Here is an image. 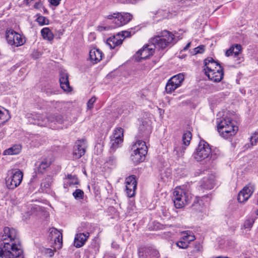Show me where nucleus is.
<instances>
[{
	"label": "nucleus",
	"mask_w": 258,
	"mask_h": 258,
	"mask_svg": "<svg viewBox=\"0 0 258 258\" xmlns=\"http://www.w3.org/2000/svg\"><path fill=\"white\" fill-rule=\"evenodd\" d=\"M16 230L8 227L4 228L0 244V258H17L22 253L21 246L17 238Z\"/></svg>",
	"instance_id": "1"
},
{
	"label": "nucleus",
	"mask_w": 258,
	"mask_h": 258,
	"mask_svg": "<svg viewBox=\"0 0 258 258\" xmlns=\"http://www.w3.org/2000/svg\"><path fill=\"white\" fill-rule=\"evenodd\" d=\"M140 132H144V134L141 132L138 135L140 139H138L132 145L131 150V160L135 164H138L143 162L145 159V156L147 153V146H146L145 140H147L149 135L151 133V128L150 126H147L146 129L144 130V126H141L140 128Z\"/></svg>",
	"instance_id": "2"
},
{
	"label": "nucleus",
	"mask_w": 258,
	"mask_h": 258,
	"mask_svg": "<svg viewBox=\"0 0 258 258\" xmlns=\"http://www.w3.org/2000/svg\"><path fill=\"white\" fill-rule=\"evenodd\" d=\"M26 116L29 123L40 126L49 125L50 127L55 128L56 127L53 124H61L64 122L63 117L61 115L51 114L46 117L39 113H28Z\"/></svg>",
	"instance_id": "3"
},
{
	"label": "nucleus",
	"mask_w": 258,
	"mask_h": 258,
	"mask_svg": "<svg viewBox=\"0 0 258 258\" xmlns=\"http://www.w3.org/2000/svg\"><path fill=\"white\" fill-rule=\"evenodd\" d=\"M177 41L178 40L176 39L172 32L164 30L158 32L155 37L151 38L150 42L154 44L156 48L164 50L175 44Z\"/></svg>",
	"instance_id": "4"
},
{
	"label": "nucleus",
	"mask_w": 258,
	"mask_h": 258,
	"mask_svg": "<svg viewBox=\"0 0 258 258\" xmlns=\"http://www.w3.org/2000/svg\"><path fill=\"white\" fill-rule=\"evenodd\" d=\"M204 71L209 80L214 82H219L223 78V69L213 58H208L204 60Z\"/></svg>",
	"instance_id": "5"
},
{
	"label": "nucleus",
	"mask_w": 258,
	"mask_h": 258,
	"mask_svg": "<svg viewBox=\"0 0 258 258\" xmlns=\"http://www.w3.org/2000/svg\"><path fill=\"white\" fill-rule=\"evenodd\" d=\"M219 155L218 150L212 151L209 144L201 140L194 154V156L198 161L206 160L208 162H211L216 159Z\"/></svg>",
	"instance_id": "6"
},
{
	"label": "nucleus",
	"mask_w": 258,
	"mask_h": 258,
	"mask_svg": "<svg viewBox=\"0 0 258 258\" xmlns=\"http://www.w3.org/2000/svg\"><path fill=\"white\" fill-rule=\"evenodd\" d=\"M217 130L220 136L225 139H228L236 133L238 127L234 125L231 118L226 115L221 118L217 119Z\"/></svg>",
	"instance_id": "7"
},
{
	"label": "nucleus",
	"mask_w": 258,
	"mask_h": 258,
	"mask_svg": "<svg viewBox=\"0 0 258 258\" xmlns=\"http://www.w3.org/2000/svg\"><path fill=\"white\" fill-rule=\"evenodd\" d=\"M190 192L184 188L176 187L173 192V201L175 207L180 209L188 204L191 201Z\"/></svg>",
	"instance_id": "8"
},
{
	"label": "nucleus",
	"mask_w": 258,
	"mask_h": 258,
	"mask_svg": "<svg viewBox=\"0 0 258 258\" xmlns=\"http://www.w3.org/2000/svg\"><path fill=\"white\" fill-rule=\"evenodd\" d=\"M5 37L7 43L13 47L22 46L25 42L24 38L12 29H7L6 30Z\"/></svg>",
	"instance_id": "9"
},
{
	"label": "nucleus",
	"mask_w": 258,
	"mask_h": 258,
	"mask_svg": "<svg viewBox=\"0 0 258 258\" xmlns=\"http://www.w3.org/2000/svg\"><path fill=\"white\" fill-rule=\"evenodd\" d=\"M23 177V174L20 170L12 172V175L6 179L7 187L10 189H15L20 184Z\"/></svg>",
	"instance_id": "10"
},
{
	"label": "nucleus",
	"mask_w": 258,
	"mask_h": 258,
	"mask_svg": "<svg viewBox=\"0 0 258 258\" xmlns=\"http://www.w3.org/2000/svg\"><path fill=\"white\" fill-rule=\"evenodd\" d=\"M86 141L85 140H78L74 147V158L78 159L83 156L86 152Z\"/></svg>",
	"instance_id": "11"
},
{
	"label": "nucleus",
	"mask_w": 258,
	"mask_h": 258,
	"mask_svg": "<svg viewBox=\"0 0 258 258\" xmlns=\"http://www.w3.org/2000/svg\"><path fill=\"white\" fill-rule=\"evenodd\" d=\"M254 190V188L253 185H247L244 186L242 190H241L237 197V200L239 203H244L248 200L251 197Z\"/></svg>",
	"instance_id": "12"
},
{
	"label": "nucleus",
	"mask_w": 258,
	"mask_h": 258,
	"mask_svg": "<svg viewBox=\"0 0 258 258\" xmlns=\"http://www.w3.org/2000/svg\"><path fill=\"white\" fill-rule=\"evenodd\" d=\"M155 48V45L150 43L140 49L137 52V55L140 56L141 59H146L153 54Z\"/></svg>",
	"instance_id": "13"
},
{
	"label": "nucleus",
	"mask_w": 258,
	"mask_h": 258,
	"mask_svg": "<svg viewBox=\"0 0 258 258\" xmlns=\"http://www.w3.org/2000/svg\"><path fill=\"white\" fill-rule=\"evenodd\" d=\"M132 18L133 16L130 13H118V17L115 19V25H112L111 27L115 28L123 26L128 23Z\"/></svg>",
	"instance_id": "14"
},
{
	"label": "nucleus",
	"mask_w": 258,
	"mask_h": 258,
	"mask_svg": "<svg viewBox=\"0 0 258 258\" xmlns=\"http://www.w3.org/2000/svg\"><path fill=\"white\" fill-rule=\"evenodd\" d=\"M50 231V234L51 236V238L54 239L56 248H61L62 245V233L55 228H51Z\"/></svg>",
	"instance_id": "15"
},
{
	"label": "nucleus",
	"mask_w": 258,
	"mask_h": 258,
	"mask_svg": "<svg viewBox=\"0 0 258 258\" xmlns=\"http://www.w3.org/2000/svg\"><path fill=\"white\" fill-rule=\"evenodd\" d=\"M68 78L69 75L67 73L61 72L60 73L59 83L60 87L64 91L70 92L72 90V88L70 85Z\"/></svg>",
	"instance_id": "16"
},
{
	"label": "nucleus",
	"mask_w": 258,
	"mask_h": 258,
	"mask_svg": "<svg viewBox=\"0 0 258 258\" xmlns=\"http://www.w3.org/2000/svg\"><path fill=\"white\" fill-rule=\"evenodd\" d=\"M89 236L88 232L76 234L74 239V246L79 248L83 246Z\"/></svg>",
	"instance_id": "17"
},
{
	"label": "nucleus",
	"mask_w": 258,
	"mask_h": 258,
	"mask_svg": "<svg viewBox=\"0 0 258 258\" xmlns=\"http://www.w3.org/2000/svg\"><path fill=\"white\" fill-rule=\"evenodd\" d=\"M122 43V40L120 38V33L117 36H113L106 40V44L109 46L111 49L114 48L116 46L120 45Z\"/></svg>",
	"instance_id": "18"
},
{
	"label": "nucleus",
	"mask_w": 258,
	"mask_h": 258,
	"mask_svg": "<svg viewBox=\"0 0 258 258\" xmlns=\"http://www.w3.org/2000/svg\"><path fill=\"white\" fill-rule=\"evenodd\" d=\"M103 53L98 49L93 48L90 50L89 56L90 60L94 63L100 61L102 58Z\"/></svg>",
	"instance_id": "19"
},
{
	"label": "nucleus",
	"mask_w": 258,
	"mask_h": 258,
	"mask_svg": "<svg viewBox=\"0 0 258 258\" xmlns=\"http://www.w3.org/2000/svg\"><path fill=\"white\" fill-rule=\"evenodd\" d=\"M241 51V46L239 44H235L232 46L226 51L225 55L226 56L234 55V57H237L238 56Z\"/></svg>",
	"instance_id": "20"
},
{
	"label": "nucleus",
	"mask_w": 258,
	"mask_h": 258,
	"mask_svg": "<svg viewBox=\"0 0 258 258\" xmlns=\"http://www.w3.org/2000/svg\"><path fill=\"white\" fill-rule=\"evenodd\" d=\"M79 183V180L75 175L68 174L67 177L65 178L63 186L67 188L69 186H72Z\"/></svg>",
	"instance_id": "21"
},
{
	"label": "nucleus",
	"mask_w": 258,
	"mask_h": 258,
	"mask_svg": "<svg viewBox=\"0 0 258 258\" xmlns=\"http://www.w3.org/2000/svg\"><path fill=\"white\" fill-rule=\"evenodd\" d=\"M153 14L155 15L154 17L158 18V20L170 18V14L167 10L159 9L155 13H153Z\"/></svg>",
	"instance_id": "22"
},
{
	"label": "nucleus",
	"mask_w": 258,
	"mask_h": 258,
	"mask_svg": "<svg viewBox=\"0 0 258 258\" xmlns=\"http://www.w3.org/2000/svg\"><path fill=\"white\" fill-rule=\"evenodd\" d=\"M110 139L118 140L120 142H123V130L121 127L116 128L113 131L112 136Z\"/></svg>",
	"instance_id": "23"
},
{
	"label": "nucleus",
	"mask_w": 258,
	"mask_h": 258,
	"mask_svg": "<svg viewBox=\"0 0 258 258\" xmlns=\"http://www.w3.org/2000/svg\"><path fill=\"white\" fill-rule=\"evenodd\" d=\"M41 34L43 39L51 41L54 38V35L50 29L48 27L43 28L41 30Z\"/></svg>",
	"instance_id": "24"
},
{
	"label": "nucleus",
	"mask_w": 258,
	"mask_h": 258,
	"mask_svg": "<svg viewBox=\"0 0 258 258\" xmlns=\"http://www.w3.org/2000/svg\"><path fill=\"white\" fill-rule=\"evenodd\" d=\"M110 155L107 158L105 162V165L106 167L109 168H113L117 165V160L116 157L112 154V153H110Z\"/></svg>",
	"instance_id": "25"
},
{
	"label": "nucleus",
	"mask_w": 258,
	"mask_h": 258,
	"mask_svg": "<svg viewBox=\"0 0 258 258\" xmlns=\"http://www.w3.org/2000/svg\"><path fill=\"white\" fill-rule=\"evenodd\" d=\"M50 161L48 159H44L39 164L37 168L38 173H43L45 171L47 168L50 165Z\"/></svg>",
	"instance_id": "26"
},
{
	"label": "nucleus",
	"mask_w": 258,
	"mask_h": 258,
	"mask_svg": "<svg viewBox=\"0 0 258 258\" xmlns=\"http://www.w3.org/2000/svg\"><path fill=\"white\" fill-rule=\"evenodd\" d=\"M9 118V111L0 106V124H4Z\"/></svg>",
	"instance_id": "27"
},
{
	"label": "nucleus",
	"mask_w": 258,
	"mask_h": 258,
	"mask_svg": "<svg viewBox=\"0 0 258 258\" xmlns=\"http://www.w3.org/2000/svg\"><path fill=\"white\" fill-rule=\"evenodd\" d=\"M21 150V146L20 145H15L12 147L4 151L5 155H17L18 154Z\"/></svg>",
	"instance_id": "28"
},
{
	"label": "nucleus",
	"mask_w": 258,
	"mask_h": 258,
	"mask_svg": "<svg viewBox=\"0 0 258 258\" xmlns=\"http://www.w3.org/2000/svg\"><path fill=\"white\" fill-rule=\"evenodd\" d=\"M159 253L157 250L149 247L145 250V258H158Z\"/></svg>",
	"instance_id": "29"
},
{
	"label": "nucleus",
	"mask_w": 258,
	"mask_h": 258,
	"mask_svg": "<svg viewBox=\"0 0 258 258\" xmlns=\"http://www.w3.org/2000/svg\"><path fill=\"white\" fill-rule=\"evenodd\" d=\"M174 83V85H177L180 87L184 80V74L183 73H179L177 75H174L171 78Z\"/></svg>",
	"instance_id": "30"
},
{
	"label": "nucleus",
	"mask_w": 258,
	"mask_h": 258,
	"mask_svg": "<svg viewBox=\"0 0 258 258\" xmlns=\"http://www.w3.org/2000/svg\"><path fill=\"white\" fill-rule=\"evenodd\" d=\"M179 87L177 85H174V83L173 80H171V79H170L166 83L165 91L167 94H171L174 91L175 89Z\"/></svg>",
	"instance_id": "31"
},
{
	"label": "nucleus",
	"mask_w": 258,
	"mask_h": 258,
	"mask_svg": "<svg viewBox=\"0 0 258 258\" xmlns=\"http://www.w3.org/2000/svg\"><path fill=\"white\" fill-rule=\"evenodd\" d=\"M255 218L256 217L254 216L248 217L243 223V228L247 229L248 230H250L255 221Z\"/></svg>",
	"instance_id": "32"
},
{
	"label": "nucleus",
	"mask_w": 258,
	"mask_h": 258,
	"mask_svg": "<svg viewBox=\"0 0 258 258\" xmlns=\"http://www.w3.org/2000/svg\"><path fill=\"white\" fill-rule=\"evenodd\" d=\"M214 185V179L213 176H211L208 178H204L203 186L204 188L211 189L213 188Z\"/></svg>",
	"instance_id": "33"
},
{
	"label": "nucleus",
	"mask_w": 258,
	"mask_h": 258,
	"mask_svg": "<svg viewBox=\"0 0 258 258\" xmlns=\"http://www.w3.org/2000/svg\"><path fill=\"white\" fill-rule=\"evenodd\" d=\"M123 142H120L118 140H114L112 139H110V149L109 153H112L115 151L116 149L120 147L122 143Z\"/></svg>",
	"instance_id": "34"
},
{
	"label": "nucleus",
	"mask_w": 258,
	"mask_h": 258,
	"mask_svg": "<svg viewBox=\"0 0 258 258\" xmlns=\"http://www.w3.org/2000/svg\"><path fill=\"white\" fill-rule=\"evenodd\" d=\"M186 148L185 147H175L174 149V154L176 156V159H179L182 157L184 153Z\"/></svg>",
	"instance_id": "35"
},
{
	"label": "nucleus",
	"mask_w": 258,
	"mask_h": 258,
	"mask_svg": "<svg viewBox=\"0 0 258 258\" xmlns=\"http://www.w3.org/2000/svg\"><path fill=\"white\" fill-rule=\"evenodd\" d=\"M191 137L192 135L190 131H186L184 133L182 137V140L183 144L185 146H188L189 145Z\"/></svg>",
	"instance_id": "36"
},
{
	"label": "nucleus",
	"mask_w": 258,
	"mask_h": 258,
	"mask_svg": "<svg viewBox=\"0 0 258 258\" xmlns=\"http://www.w3.org/2000/svg\"><path fill=\"white\" fill-rule=\"evenodd\" d=\"M37 18L36 20L39 25L42 26L48 24L49 20L46 17L38 14L37 15Z\"/></svg>",
	"instance_id": "37"
},
{
	"label": "nucleus",
	"mask_w": 258,
	"mask_h": 258,
	"mask_svg": "<svg viewBox=\"0 0 258 258\" xmlns=\"http://www.w3.org/2000/svg\"><path fill=\"white\" fill-rule=\"evenodd\" d=\"M75 199H82L84 197V192L80 189H77L73 194Z\"/></svg>",
	"instance_id": "38"
},
{
	"label": "nucleus",
	"mask_w": 258,
	"mask_h": 258,
	"mask_svg": "<svg viewBox=\"0 0 258 258\" xmlns=\"http://www.w3.org/2000/svg\"><path fill=\"white\" fill-rule=\"evenodd\" d=\"M125 183L126 184H137L136 176L135 175H131L127 177L125 179Z\"/></svg>",
	"instance_id": "39"
},
{
	"label": "nucleus",
	"mask_w": 258,
	"mask_h": 258,
	"mask_svg": "<svg viewBox=\"0 0 258 258\" xmlns=\"http://www.w3.org/2000/svg\"><path fill=\"white\" fill-rule=\"evenodd\" d=\"M250 141L251 146L255 145L258 141V134L256 133L253 134L250 137Z\"/></svg>",
	"instance_id": "40"
},
{
	"label": "nucleus",
	"mask_w": 258,
	"mask_h": 258,
	"mask_svg": "<svg viewBox=\"0 0 258 258\" xmlns=\"http://www.w3.org/2000/svg\"><path fill=\"white\" fill-rule=\"evenodd\" d=\"M177 246L180 248H186L187 247L188 244L187 241L180 240L176 243Z\"/></svg>",
	"instance_id": "41"
},
{
	"label": "nucleus",
	"mask_w": 258,
	"mask_h": 258,
	"mask_svg": "<svg viewBox=\"0 0 258 258\" xmlns=\"http://www.w3.org/2000/svg\"><path fill=\"white\" fill-rule=\"evenodd\" d=\"M96 100V98L95 97H93L89 100L87 103V107L88 109H91L93 107L94 103Z\"/></svg>",
	"instance_id": "42"
},
{
	"label": "nucleus",
	"mask_w": 258,
	"mask_h": 258,
	"mask_svg": "<svg viewBox=\"0 0 258 258\" xmlns=\"http://www.w3.org/2000/svg\"><path fill=\"white\" fill-rule=\"evenodd\" d=\"M43 252L49 257H52L54 255L53 250L50 248H44Z\"/></svg>",
	"instance_id": "43"
},
{
	"label": "nucleus",
	"mask_w": 258,
	"mask_h": 258,
	"mask_svg": "<svg viewBox=\"0 0 258 258\" xmlns=\"http://www.w3.org/2000/svg\"><path fill=\"white\" fill-rule=\"evenodd\" d=\"M118 13H113L112 14L109 15L107 16V18L110 20H113V22L114 24V25H115V19L118 17Z\"/></svg>",
	"instance_id": "44"
},
{
	"label": "nucleus",
	"mask_w": 258,
	"mask_h": 258,
	"mask_svg": "<svg viewBox=\"0 0 258 258\" xmlns=\"http://www.w3.org/2000/svg\"><path fill=\"white\" fill-rule=\"evenodd\" d=\"M135 191L136 189H132V188L126 187V194L130 198L133 197L135 195Z\"/></svg>",
	"instance_id": "45"
},
{
	"label": "nucleus",
	"mask_w": 258,
	"mask_h": 258,
	"mask_svg": "<svg viewBox=\"0 0 258 258\" xmlns=\"http://www.w3.org/2000/svg\"><path fill=\"white\" fill-rule=\"evenodd\" d=\"M133 34H134V32L132 33L131 31H124L121 32V34H120V35H121L122 37H123V38H124L126 37L131 36L132 35H133Z\"/></svg>",
	"instance_id": "46"
},
{
	"label": "nucleus",
	"mask_w": 258,
	"mask_h": 258,
	"mask_svg": "<svg viewBox=\"0 0 258 258\" xmlns=\"http://www.w3.org/2000/svg\"><path fill=\"white\" fill-rule=\"evenodd\" d=\"M195 54L202 53L204 51V46L203 45L199 46L194 49Z\"/></svg>",
	"instance_id": "47"
},
{
	"label": "nucleus",
	"mask_w": 258,
	"mask_h": 258,
	"mask_svg": "<svg viewBox=\"0 0 258 258\" xmlns=\"http://www.w3.org/2000/svg\"><path fill=\"white\" fill-rule=\"evenodd\" d=\"M50 179H45V180L41 183V186L45 188H48L51 185V182L49 181Z\"/></svg>",
	"instance_id": "48"
},
{
	"label": "nucleus",
	"mask_w": 258,
	"mask_h": 258,
	"mask_svg": "<svg viewBox=\"0 0 258 258\" xmlns=\"http://www.w3.org/2000/svg\"><path fill=\"white\" fill-rule=\"evenodd\" d=\"M189 232L190 231H183L182 232V234H183L182 237L183 240L185 241H187V239H188V236L189 234Z\"/></svg>",
	"instance_id": "49"
},
{
	"label": "nucleus",
	"mask_w": 258,
	"mask_h": 258,
	"mask_svg": "<svg viewBox=\"0 0 258 258\" xmlns=\"http://www.w3.org/2000/svg\"><path fill=\"white\" fill-rule=\"evenodd\" d=\"M61 0H48L49 3L53 6H57L59 5Z\"/></svg>",
	"instance_id": "50"
},
{
	"label": "nucleus",
	"mask_w": 258,
	"mask_h": 258,
	"mask_svg": "<svg viewBox=\"0 0 258 258\" xmlns=\"http://www.w3.org/2000/svg\"><path fill=\"white\" fill-rule=\"evenodd\" d=\"M202 249V246L200 243L196 244L195 246L194 251L196 252H200Z\"/></svg>",
	"instance_id": "51"
},
{
	"label": "nucleus",
	"mask_w": 258,
	"mask_h": 258,
	"mask_svg": "<svg viewBox=\"0 0 258 258\" xmlns=\"http://www.w3.org/2000/svg\"><path fill=\"white\" fill-rule=\"evenodd\" d=\"M188 239H187V242L188 244L189 243V242L194 241L195 239V236L192 234V233L190 231L189 234L188 236Z\"/></svg>",
	"instance_id": "52"
},
{
	"label": "nucleus",
	"mask_w": 258,
	"mask_h": 258,
	"mask_svg": "<svg viewBox=\"0 0 258 258\" xmlns=\"http://www.w3.org/2000/svg\"><path fill=\"white\" fill-rule=\"evenodd\" d=\"M126 187L132 188V189H136L137 188V184H126Z\"/></svg>",
	"instance_id": "53"
},
{
	"label": "nucleus",
	"mask_w": 258,
	"mask_h": 258,
	"mask_svg": "<svg viewBox=\"0 0 258 258\" xmlns=\"http://www.w3.org/2000/svg\"><path fill=\"white\" fill-rule=\"evenodd\" d=\"M41 6L42 4L40 2H37L35 4L34 7L35 9H40Z\"/></svg>",
	"instance_id": "54"
},
{
	"label": "nucleus",
	"mask_w": 258,
	"mask_h": 258,
	"mask_svg": "<svg viewBox=\"0 0 258 258\" xmlns=\"http://www.w3.org/2000/svg\"><path fill=\"white\" fill-rule=\"evenodd\" d=\"M190 44H191V43L190 42H188L186 45L183 48V49L182 50V51H185L186 50H187L188 49V48L190 47Z\"/></svg>",
	"instance_id": "55"
},
{
	"label": "nucleus",
	"mask_w": 258,
	"mask_h": 258,
	"mask_svg": "<svg viewBox=\"0 0 258 258\" xmlns=\"http://www.w3.org/2000/svg\"><path fill=\"white\" fill-rule=\"evenodd\" d=\"M33 1V0H25V2L27 4V5L30 4Z\"/></svg>",
	"instance_id": "56"
},
{
	"label": "nucleus",
	"mask_w": 258,
	"mask_h": 258,
	"mask_svg": "<svg viewBox=\"0 0 258 258\" xmlns=\"http://www.w3.org/2000/svg\"><path fill=\"white\" fill-rule=\"evenodd\" d=\"M209 197L208 196H204L203 197V199L204 200L205 199H207Z\"/></svg>",
	"instance_id": "57"
},
{
	"label": "nucleus",
	"mask_w": 258,
	"mask_h": 258,
	"mask_svg": "<svg viewBox=\"0 0 258 258\" xmlns=\"http://www.w3.org/2000/svg\"><path fill=\"white\" fill-rule=\"evenodd\" d=\"M80 228H79L78 229L79 231H82V230H81Z\"/></svg>",
	"instance_id": "58"
},
{
	"label": "nucleus",
	"mask_w": 258,
	"mask_h": 258,
	"mask_svg": "<svg viewBox=\"0 0 258 258\" xmlns=\"http://www.w3.org/2000/svg\"><path fill=\"white\" fill-rule=\"evenodd\" d=\"M238 60H239L240 61H241V58L240 57H238Z\"/></svg>",
	"instance_id": "59"
},
{
	"label": "nucleus",
	"mask_w": 258,
	"mask_h": 258,
	"mask_svg": "<svg viewBox=\"0 0 258 258\" xmlns=\"http://www.w3.org/2000/svg\"><path fill=\"white\" fill-rule=\"evenodd\" d=\"M111 258H114L113 256H111Z\"/></svg>",
	"instance_id": "60"
}]
</instances>
